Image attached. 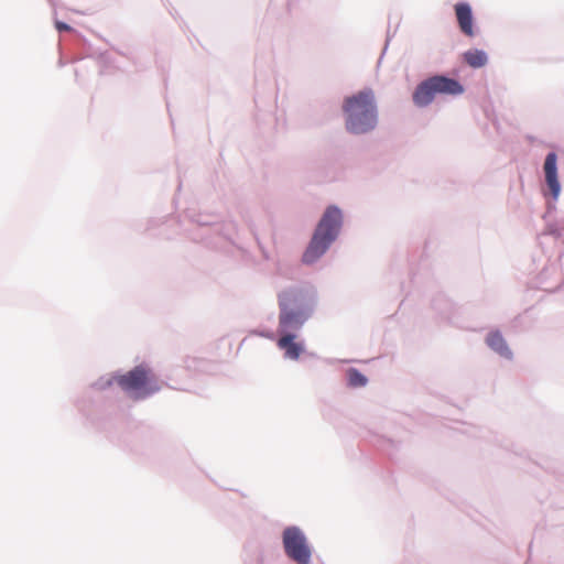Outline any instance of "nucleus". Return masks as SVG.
I'll list each match as a JSON object with an SVG mask.
<instances>
[{"mask_svg":"<svg viewBox=\"0 0 564 564\" xmlns=\"http://www.w3.org/2000/svg\"><path fill=\"white\" fill-rule=\"evenodd\" d=\"M343 110L346 115V128L352 133H366L377 126V106L371 89H365L347 97Z\"/></svg>","mask_w":564,"mask_h":564,"instance_id":"nucleus-1","label":"nucleus"},{"mask_svg":"<svg viewBox=\"0 0 564 564\" xmlns=\"http://www.w3.org/2000/svg\"><path fill=\"white\" fill-rule=\"evenodd\" d=\"M557 156L554 152L546 155L543 170L545 174V182L551 191L554 199H556L561 193V184L557 178Z\"/></svg>","mask_w":564,"mask_h":564,"instance_id":"nucleus-7","label":"nucleus"},{"mask_svg":"<svg viewBox=\"0 0 564 564\" xmlns=\"http://www.w3.org/2000/svg\"><path fill=\"white\" fill-rule=\"evenodd\" d=\"M341 225V213L336 207H328L319 220L312 240L303 253V262L313 263L336 239Z\"/></svg>","mask_w":564,"mask_h":564,"instance_id":"nucleus-2","label":"nucleus"},{"mask_svg":"<svg viewBox=\"0 0 564 564\" xmlns=\"http://www.w3.org/2000/svg\"><path fill=\"white\" fill-rule=\"evenodd\" d=\"M55 26L58 31H69L70 30V26L64 22H61V21H57L55 23Z\"/></svg>","mask_w":564,"mask_h":564,"instance_id":"nucleus-13","label":"nucleus"},{"mask_svg":"<svg viewBox=\"0 0 564 564\" xmlns=\"http://www.w3.org/2000/svg\"><path fill=\"white\" fill-rule=\"evenodd\" d=\"M464 61L470 67L478 68L487 63V55L480 50H469L464 53Z\"/></svg>","mask_w":564,"mask_h":564,"instance_id":"nucleus-11","label":"nucleus"},{"mask_svg":"<svg viewBox=\"0 0 564 564\" xmlns=\"http://www.w3.org/2000/svg\"><path fill=\"white\" fill-rule=\"evenodd\" d=\"M464 93L463 85L446 76H433L417 85L413 93V101L419 107L430 105L436 95L457 96Z\"/></svg>","mask_w":564,"mask_h":564,"instance_id":"nucleus-4","label":"nucleus"},{"mask_svg":"<svg viewBox=\"0 0 564 564\" xmlns=\"http://www.w3.org/2000/svg\"><path fill=\"white\" fill-rule=\"evenodd\" d=\"M279 328L280 333L289 329H300L307 319L310 312L303 304L300 291L288 290L279 294Z\"/></svg>","mask_w":564,"mask_h":564,"instance_id":"nucleus-3","label":"nucleus"},{"mask_svg":"<svg viewBox=\"0 0 564 564\" xmlns=\"http://www.w3.org/2000/svg\"><path fill=\"white\" fill-rule=\"evenodd\" d=\"M454 9L460 32L468 37H473L475 35V31L470 6L468 3H457Z\"/></svg>","mask_w":564,"mask_h":564,"instance_id":"nucleus-8","label":"nucleus"},{"mask_svg":"<svg viewBox=\"0 0 564 564\" xmlns=\"http://www.w3.org/2000/svg\"><path fill=\"white\" fill-rule=\"evenodd\" d=\"M487 345L498 352L500 356L510 358L511 357V350L509 349L505 338L499 332H491L488 334L486 338Z\"/></svg>","mask_w":564,"mask_h":564,"instance_id":"nucleus-10","label":"nucleus"},{"mask_svg":"<svg viewBox=\"0 0 564 564\" xmlns=\"http://www.w3.org/2000/svg\"><path fill=\"white\" fill-rule=\"evenodd\" d=\"M117 383L127 392H132L134 399L147 398L160 390L152 372L143 366H137L126 375L117 378Z\"/></svg>","mask_w":564,"mask_h":564,"instance_id":"nucleus-5","label":"nucleus"},{"mask_svg":"<svg viewBox=\"0 0 564 564\" xmlns=\"http://www.w3.org/2000/svg\"><path fill=\"white\" fill-rule=\"evenodd\" d=\"M282 336L278 340V347L284 350V355L286 358L296 360L300 358L303 352V345L300 343H295V335L289 333H281Z\"/></svg>","mask_w":564,"mask_h":564,"instance_id":"nucleus-9","label":"nucleus"},{"mask_svg":"<svg viewBox=\"0 0 564 564\" xmlns=\"http://www.w3.org/2000/svg\"><path fill=\"white\" fill-rule=\"evenodd\" d=\"M348 383L350 387H364L367 383V378L357 369H349L347 372Z\"/></svg>","mask_w":564,"mask_h":564,"instance_id":"nucleus-12","label":"nucleus"},{"mask_svg":"<svg viewBox=\"0 0 564 564\" xmlns=\"http://www.w3.org/2000/svg\"><path fill=\"white\" fill-rule=\"evenodd\" d=\"M283 546L285 554L297 564H308L311 547L304 533L297 527H288L283 531Z\"/></svg>","mask_w":564,"mask_h":564,"instance_id":"nucleus-6","label":"nucleus"}]
</instances>
